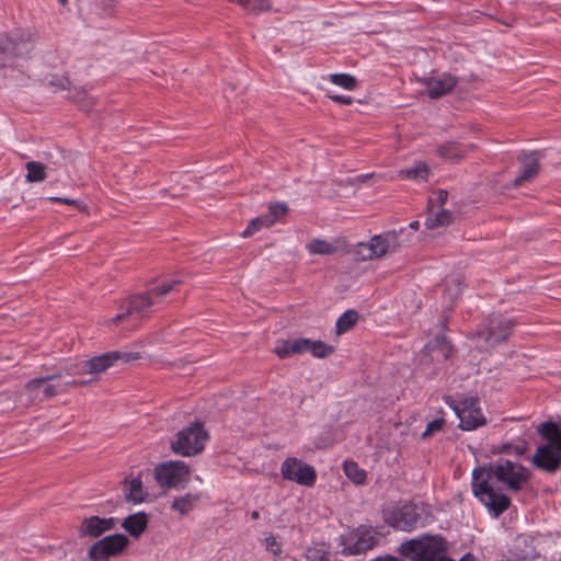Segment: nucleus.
<instances>
[{
    "label": "nucleus",
    "mask_w": 561,
    "mask_h": 561,
    "mask_svg": "<svg viewBox=\"0 0 561 561\" xmlns=\"http://www.w3.org/2000/svg\"><path fill=\"white\" fill-rule=\"evenodd\" d=\"M409 227H410L411 229H413V230H419V228H420V221L414 220V221L410 222Z\"/></svg>",
    "instance_id": "nucleus-52"
},
{
    "label": "nucleus",
    "mask_w": 561,
    "mask_h": 561,
    "mask_svg": "<svg viewBox=\"0 0 561 561\" xmlns=\"http://www.w3.org/2000/svg\"><path fill=\"white\" fill-rule=\"evenodd\" d=\"M25 168L27 170V182H42L46 179V167L43 163L30 161L26 163Z\"/></svg>",
    "instance_id": "nucleus-29"
},
{
    "label": "nucleus",
    "mask_w": 561,
    "mask_h": 561,
    "mask_svg": "<svg viewBox=\"0 0 561 561\" xmlns=\"http://www.w3.org/2000/svg\"><path fill=\"white\" fill-rule=\"evenodd\" d=\"M138 358V353L112 351L84 360V367L87 374H96L105 371L117 362L129 363Z\"/></svg>",
    "instance_id": "nucleus-15"
},
{
    "label": "nucleus",
    "mask_w": 561,
    "mask_h": 561,
    "mask_svg": "<svg viewBox=\"0 0 561 561\" xmlns=\"http://www.w3.org/2000/svg\"><path fill=\"white\" fill-rule=\"evenodd\" d=\"M313 561H330V558L327 553H322L318 559Z\"/></svg>",
    "instance_id": "nucleus-53"
},
{
    "label": "nucleus",
    "mask_w": 561,
    "mask_h": 561,
    "mask_svg": "<svg viewBox=\"0 0 561 561\" xmlns=\"http://www.w3.org/2000/svg\"><path fill=\"white\" fill-rule=\"evenodd\" d=\"M234 90V87L232 84H228V87L224 90L225 96L228 99L230 92Z\"/></svg>",
    "instance_id": "nucleus-51"
},
{
    "label": "nucleus",
    "mask_w": 561,
    "mask_h": 561,
    "mask_svg": "<svg viewBox=\"0 0 561 561\" xmlns=\"http://www.w3.org/2000/svg\"><path fill=\"white\" fill-rule=\"evenodd\" d=\"M455 216L447 209H442L434 217H428L425 221V227L428 230H434L438 227H446L454 222Z\"/></svg>",
    "instance_id": "nucleus-26"
},
{
    "label": "nucleus",
    "mask_w": 561,
    "mask_h": 561,
    "mask_svg": "<svg viewBox=\"0 0 561 561\" xmlns=\"http://www.w3.org/2000/svg\"><path fill=\"white\" fill-rule=\"evenodd\" d=\"M287 211H288L287 204L276 202V203H271L268 205V214L264 215V216L270 217L274 224L277 219H279L280 217L286 215Z\"/></svg>",
    "instance_id": "nucleus-38"
},
{
    "label": "nucleus",
    "mask_w": 561,
    "mask_h": 561,
    "mask_svg": "<svg viewBox=\"0 0 561 561\" xmlns=\"http://www.w3.org/2000/svg\"><path fill=\"white\" fill-rule=\"evenodd\" d=\"M116 525V520L113 517L101 518L99 516H91L84 518L79 527V537L96 538L103 535L107 530H112Z\"/></svg>",
    "instance_id": "nucleus-16"
},
{
    "label": "nucleus",
    "mask_w": 561,
    "mask_h": 561,
    "mask_svg": "<svg viewBox=\"0 0 561 561\" xmlns=\"http://www.w3.org/2000/svg\"><path fill=\"white\" fill-rule=\"evenodd\" d=\"M369 561H404V560L399 557H394L392 554H383V556H379L374 559H370Z\"/></svg>",
    "instance_id": "nucleus-47"
},
{
    "label": "nucleus",
    "mask_w": 561,
    "mask_h": 561,
    "mask_svg": "<svg viewBox=\"0 0 561 561\" xmlns=\"http://www.w3.org/2000/svg\"><path fill=\"white\" fill-rule=\"evenodd\" d=\"M459 561H474V557L471 553H466Z\"/></svg>",
    "instance_id": "nucleus-50"
},
{
    "label": "nucleus",
    "mask_w": 561,
    "mask_h": 561,
    "mask_svg": "<svg viewBox=\"0 0 561 561\" xmlns=\"http://www.w3.org/2000/svg\"><path fill=\"white\" fill-rule=\"evenodd\" d=\"M125 500L135 504L142 503L147 499V493L142 489V481L140 477H136L130 481H125Z\"/></svg>",
    "instance_id": "nucleus-23"
},
{
    "label": "nucleus",
    "mask_w": 561,
    "mask_h": 561,
    "mask_svg": "<svg viewBox=\"0 0 561 561\" xmlns=\"http://www.w3.org/2000/svg\"><path fill=\"white\" fill-rule=\"evenodd\" d=\"M266 550L271 551L274 556H279L282 553L280 543L277 542L275 536H270L265 539Z\"/></svg>",
    "instance_id": "nucleus-43"
},
{
    "label": "nucleus",
    "mask_w": 561,
    "mask_h": 561,
    "mask_svg": "<svg viewBox=\"0 0 561 561\" xmlns=\"http://www.w3.org/2000/svg\"><path fill=\"white\" fill-rule=\"evenodd\" d=\"M273 225V220L270 217L259 216L252 219L248 227L242 232L243 238H249L253 236L256 231H259L263 227H271Z\"/></svg>",
    "instance_id": "nucleus-32"
},
{
    "label": "nucleus",
    "mask_w": 561,
    "mask_h": 561,
    "mask_svg": "<svg viewBox=\"0 0 561 561\" xmlns=\"http://www.w3.org/2000/svg\"><path fill=\"white\" fill-rule=\"evenodd\" d=\"M539 153L533 151L529 153H523L519 157V161L523 163V171L514 180V186H520L524 182L534 179L539 171Z\"/></svg>",
    "instance_id": "nucleus-19"
},
{
    "label": "nucleus",
    "mask_w": 561,
    "mask_h": 561,
    "mask_svg": "<svg viewBox=\"0 0 561 561\" xmlns=\"http://www.w3.org/2000/svg\"><path fill=\"white\" fill-rule=\"evenodd\" d=\"M280 473L285 480L302 486H312L317 481L314 468L296 457H289L283 461Z\"/></svg>",
    "instance_id": "nucleus-12"
},
{
    "label": "nucleus",
    "mask_w": 561,
    "mask_h": 561,
    "mask_svg": "<svg viewBox=\"0 0 561 561\" xmlns=\"http://www.w3.org/2000/svg\"><path fill=\"white\" fill-rule=\"evenodd\" d=\"M447 404L455 411L460 423L459 427L463 431H473L485 424L486 420L478 407L479 399L476 397H465L459 400L447 399Z\"/></svg>",
    "instance_id": "nucleus-9"
},
{
    "label": "nucleus",
    "mask_w": 561,
    "mask_h": 561,
    "mask_svg": "<svg viewBox=\"0 0 561 561\" xmlns=\"http://www.w3.org/2000/svg\"><path fill=\"white\" fill-rule=\"evenodd\" d=\"M473 148L474 145L463 146L457 141H448L439 146L436 151L440 158L456 162L461 160Z\"/></svg>",
    "instance_id": "nucleus-22"
},
{
    "label": "nucleus",
    "mask_w": 561,
    "mask_h": 561,
    "mask_svg": "<svg viewBox=\"0 0 561 561\" xmlns=\"http://www.w3.org/2000/svg\"><path fill=\"white\" fill-rule=\"evenodd\" d=\"M48 199L54 203H62L65 205L73 206L82 213L88 211V206L79 199H73V198H68V197H58V196H51Z\"/></svg>",
    "instance_id": "nucleus-40"
},
{
    "label": "nucleus",
    "mask_w": 561,
    "mask_h": 561,
    "mask_svg": "<svg viewBox=\"0 0 561 561\" xmlns=\"http://www.w3.org/2000/svg\"><path fill=\"white\" fill-rule=\"evenodd\" d=\"M445 420L443 417H439V419H435L433 421H431L427 425H426V428L425 431L422 433V438L423 439H426L431 436H433L435 433L439 432L443 430L444 425H445Z\"/></svg>",
    "instance_id": "nucleus-39"
},
{
    "label": "nucleus",
    "mask_w": 561,
    "mask_h": 561,
    "mask_svg": "<svg viewBox=\"0 0 561 561\" xmlns=\"http://www.w3.org/2000/svg\"><path fill=\"white\" fill-rule=\"evenodd\" d=\"M310 339L299 337L294 340H286L278 344L274 352L279 358H287L295 354L308 352Z\"/></svg>",
    "instance_id": "nucleus-20"
},
{
    "label": "nucleus",
    "mask_w": 561,
    "mask_h": 561,
    "mask_svg": "<svg viewBox=\"0 0 561 561\" xmlns=\"http://www.w3.org/2000/svg\"><path fill=\"white\" fill-rule=\"evenodd\" d=\"M190 478L188 466L181 460L160 463L154 469V479L162 488H178Z\"/></svg>",
    "instance_id": "nucleus-11"
},
{
    "label": "nucleus",
    "mask_w": 561,
    "mask_h": 561,
    "mask_svg": "<svg viewBox=\"0 0 561 561\" xmlns=\"http://www.w3.org/2000/svg\"><path fill=\"white\" fill-rule=\"evenodd\" d=\"M330 99L332 101H334L335 103L337 104H344V105H350L353 103V98L352 96H348V95H339V94H335V95H330Z\"/></svg>",
    "instance_id": "nucleus-44"
},
{
    "label": "nucleus",
    "mask_w": 561,
    "mask_h": 561,
    "mask_svg": "<svg viewBox=\"0 0 561 561\" xmlns=\"http://www.w3.org/2000/svg\"><path fill=\"white\" fill-rule=\"evenodd\" d=\"M199 502V495L186 493L183 496L175 497L171 504V510L179 512L181 515L190 513Z\"/></svg>",
    "instance_id": "nucleus-24"
},
{
    "label": "nucleus",
    "mask_w": 561,
    "mask_h": 561,
    "mask_svg": "<svg viewBox=\"0 0 561 561\" xmlns=\"http://www.w3.org/2000/svg\"><path fill=\"white\" fill-rule=\"evenodd\" d=\"M69 83V80L62 76H53L51 79L47 82V84L51 87L55 91L67 89Z\"/></svg>",
    "instance_id": "nucleus-42"
},
{
    "label": "nucleus",
    "mask_w": 561,
    "mask_h": 561,
    "mask_svg": "<svg viewBox=\"0 0 561 561\" xmlns=\"http://www.w3.org/2000/svg\"><path fill=\"white\" fill-rule=\"evenodd\" d=\"M370 174L359 175L357 176V180L362 183H364L368 178H370Z\"/></svg>",
    "instance_id": "nucleus-54"
},
{
    "label": "nucleus",
    "mask_w": 561,
    "mask_h": 561,
    "mask_svg": "<svg viewBox=\"0 0 561 561\" xmlns=\"http://www.w3.org/2000/svg\"><path fill=\"white\" fill-rule=\"evenodd\" d=\"M330 80L346 90H354L357 87V80L348 73H333L330 76Z\"/></svg>",
    "instance_id": "nucleus-33"
},
{
    "label": "nucleus",
    "mask_w": 561,
    "mask_h": 561,
    "mask_svg": "<svg viewBox=\"0 0 561 561\" xmlns=\"http://www.w3.org/2000/svg\"><path fill=\"white\" fill-rule=\"evenodd\" d=\"M61 378V373H55L44 377L28 380L24 385V392L27 394L28 403H42L48 401L59 393L67 391L68 387H79L90 383L92 380H70L64 385H53L51 380Z\"/></svg>",
    "instance_id": "nucleus-5"
},
{
    "label": "nucleus",
    "mask_w": 561,
    "mask_h": 561,
    "mask_svg": "<svg viewBox=\"0 0 561 561\" xmlns=\"http://www.w3.org/2000/svg\"><path fill=\"white\" fill-rule=\"evenodd\" d=\"M357 320H358L357 311H355L353 309L346 310L336 320V324H335L336 333L343 334V333L347 332L356 324Z\"/></svg>",
    "instance_id": "nucleus-28"
},
{
    "label": "nucleus",
    "mask_w": 561,
    "mask_h": 561,
    "mask_svg": "<svg viewBox=\"0 0 561 561\" xmlns=\"http://www.w3.org/2000/svg\"><path fill=\"white\" fill-rule=\"evenodd\" d=\"M454 347L444 335H437L425 344L423 353L432 360H447L453 354Z\"/></svg>",
    "instance_id": "nucleus-18"
},
{
    "label": "nucleus",
    "mask_w": 561,
    "mask_h": 561,
    "mask_svg": "<svg viewBox=\"0 0 561 561\" xmlns=\"http://www.w3.org/2000/svg\"><path fill=\"white\" fill-rule=\"evenodd\" d=\"M128 543L129 539L123 534L110 535L94 542L88 551V557L92 561H105L121 554Z\"/></svg>",
    "instance_id": "nucleus-13"
},
{
    "label": "nucleus",
    "mask_w": 561,
    "mask_h": 561,
    "mask_svg": "<svg viewBox=\"0 0 561 561\" xmlns=\"http://www.w3.org/2000/svg\"><path fill=\"white\" fill-rule=\"evenodd\" d=\"M147 513L138 512L123 519L122 527L134 538H139L148 527Z\"/></svg>",
    "instance_id": "nucleus-21"
},
{
    "label": "nucleus",
    "mask_w": 561,
    "mask_h": 561,
    "mask_svg": "<svg viewBox=\"0 0 561 561\" xmlns=\"http://www.w3.org/2000/svg\"><path fill=\"white\" fill-rule=\"evenodd\" d=\"M537 431L547 444L537 448L531 461L538 469L554 473L561 467V431L551 421L539 424Z\"/></svg>",
    "instance_id": "nucleus-3"
},
{
    "label": "nucleus",
    "mask_w": 561,
    "mask_h": 561,
    "mask_svg": "<svg viewBox=\"0 0 561 561\" xmlns=\"http://www.w3.org/2000/svg\"><path fill=\"white\" fill-rule=\"evenodd\" d=\"M461 282L458 278H454L450 282V285L447 286L444 298L447 300L448 305L451 306L461 295Z\"/></svg>",
    "instance_id": "nucleus-35"
},
{
    "label": "nucleus",
    "mask_w": 561,
    "mask_h": 561,
    "mask_svg": "<svg viewBox=\"0 0 561 561\" xmlns=\"http://www.w3.org/2000/svg\"><path fill=\"white\" fill-rule=\"evenodd\" d=\"M430 174V168L424 162H417L415 165L399 171L401 179L426 180Z\"/></svg>",
    "instance_id": "nucleus-27"
},
{
    "label": "nucleus",
    "mask_w": 561,
    "mask_h": 561,
    "mask_svg": "<svg viewBox=\"0 0 561 561\" xmlns=\"http://www.w3.org/2000/svg\"><path fill=\"white\" fill-rule=\"evenodd\" d=\"M308 352H310L313 357L325 358L335 352V347L320 340H310V344L308 345Z\"/></svg>",
    "instance_id": "nucleus-30"
},
{
    "label": "nucleus",
    "mask_w": 561,
    "mask_h": 561,
    "mask_svg": "<svg viewBox=\"0 0 561 561\" xmlns=\"http://www.w3.org/2000/svg\"><path fill=\"white\" fill-rule=\"evenodd\" d=\"M207 439L208 434L204 430L203 423L194 422L176 434V439L171 443V449L184 457L193 456L204 449Z\"/></svg>",
    "instance_id": "nucleus-8"
},
{
    "label": "nucleus",
    "mask_w": 561,
    "mask_h": 561,
    "mask_svg": "<svg viewBox=\"0 0 561 561\" xmlns=\"http://www.w3.org/2000/svg\"><path fill=\"white\" fill-rule=\"evenodd\" d=\"M378 543V533L371 527L360 526L351 533L346 538H342L343 546L341 553L345 557L358 556L371 550Z\"/></svg>",
    "instance_id": "nucleus-10"
},
{
    "label": "nucleus",
    "mask_w": 561,
    "mask_h": 561,
    "mask_svg": "<svg viewBox=\"0 0 561 561\" xmlns=\"http://www.w3.org/2000/svg\"><path fill=\"white\" fill-rule=\"evenodd\" d=\"M345 474L355 483H363L366 479V472L358 468L354 461H346L344 463Z\"/></svg>",
    "instance_id": "nucleus-34"
},
{
    "label": "nucleus",
    "mask_w": 561,
    "mask_h": 561,
    "mask_svg": "<svg viewBox=\"0 0 561 561\" xmlns=\"http://www.w3.org/2000/svg\"><path fill=\"white\" fill-rule=\"evenodd\" d=\"M513 449V445L512 444H508V443H505V444H502L501 447L499 448L497 453L500 454H508L511 453Z\"/></svg>",
    "instance_id": "nucleus-49"
},
{
    "label": "nucleus",
    "mask_w": 561,
    "mask_h": 561,
    "mask_svg": "<svg viewBox=\"0 0 561 561\" xmlns=\"http://www.w3.org/2000/svg\"><path fill=\"white\" fill-rule=\"evenodd\" d=\"M448 199V192L446 190H438L436 192V204L437 206H444Z\"/></svg>",
    "instance_id": "nucleus-45"
},
{
    "label": "nucleus",
    "mask_w": 561,
    "mask_h": 561,
    "mask_svg": "<svg viewBox=\"0 0 561 561\" xmlns=\"http://www.w3.org/2000/svg\"><path fill=\"white\" fill-rule=\"evenodd\" d=\"M405 231V228H401L399 231L390 230L383 233L386 245L389 251L396 252L402 247V242L399 240V236Z\"/></svg>",
    "instance_id": "nucleus-36"
},
{
    "label": "nucleus",
    "mask_w": 561,
    "mask_h": 561,
    "mask_svg": "<svg viewBox=\"0 0 561 561\" xmlns=\"http://www.w3.org/2000/svg\"><path fill=\"white\" fill-rule=\"evenodd\" d=\"M179 284H180L179 280H174L171 283H164V284L149 288L148 291L153 299L160 298V297L168 295L170 291H172L175 288V286H178Z\"/></svg>",
    "instance_id": "nucleus-37"
},
{
    "label": "nucleus",
    "mask_w": 561,
    "mask_h": 561,
    "mask_svg": "<svg viewBox=\"0 0 561 561\" xmlns=\"http://www.w3.org/2000/svg\"><path fill=\"white\" fill-rule=\"evenodd\" d=\"M432 515L425 506L405 502L382 512L383 522L391 528L411 533L419 527H425Z\"/></svg>",
    "instance_id": "nucleus-4"
},
{
    "label": "nucleus",
    "mask_w": 561,
    "mask_h": 561,
    "mask_svg": "<svg viewBox=\"0 0 561 561\" xmlns=\"http://www.w3.org/2000/svg\"><path fill=\"white\" fill-rule=\"evenodd\" d=\"M363 249L367 251V253H363L366 257L374 259L381 257L389 251L383 233L374 236Z\"/></svg>",
    "instance_id": "nucleus-25"
},
{
    "label": "nucleus",
    "mask_w": 561,
    "mask_h": 561,
    "mask_svg": "<svg viewBox=\"0 0 561 561\" xmlns=\"http://www.w3.org/2000/svg\"><path fill=\"white\" fill-rule=\"evenodd\" d=\"M156 301L150 296L149 291L144 294H137L130 296L126 299L121 306L122 311L117 313L111 321L114 324L123 322L127 319L139 320L145 317V314L149 311V308Z\"/></svg>",
    "instance_id": "nucleus-14"
},
{
    "label": "nucleus",
    "mask_w": 561,
    "mask_h": 561,
    "mask_svg": "<svg viewBox=\"0 0 561 561\" xmlns=\"http://www.w3.org/2000/svg\"><path fill=\"white\" fill-rule=\"evenodd\" d=\"M58 1H59V3H60L61 5H65V4L68 2V0H58Z\"/></svg>",
    "instance_id": "nucleus-56"
},
{
    "label": "nucleus",
    "mask_w": 561,
    "mask_h": 561,
    "mask_svg": "<svg viewBox=\"0 0 561 561\" xmlns=\"http://www.w3.org/2000/svg\"><path fill=\"white\" fill-rule=\"evenodd\" d=\"M259 517H260V513H259L257 511H253V512L251 513V518H252V519H257Z\"/></svg>",
    "instance_id": "nucleus-55"
},
{
    "label": "nucleus",
    "mask_w": 561,
    "mask_h": 561,
    "mask_svg": "<svg viewBox=\"0 0 561 561\" xmlns=\"http://www.w3.org/2000/svg\"><path fill=\"white\" fill-rule=\"evenodd\" d=\"M58 373H61V376L62 375L77 376V375H81V374H87L85 367H84V360L81 363L67 365Z\"/></svg>",
    "instance_id": "nucleus-41"
},
{
    "label": "nucleus",
    "mask_w": 561,
    "mask_h": 561,
    "mask_svg": "<svg viewBox=\"0 0 561 561\" xmlns=\"http://www.w3.org/2000/svg\"><path fill=\"white\" fill-rule=\"evenodd\" d=\"M397 551L410 561H453L449 542L442 535L422 534L401 542Z\"/></svg>",
    "instance_id": "nucleus-2"
},
{
    "label": "nucleus",
    "mask_w": 561,
    "mask_h": 561,
    "mask_svg": "<svg viewBox=\"0 0 561 561\" xmlns=\"http://www.w3.org/2000/svg\"><path fill=\"white\" fill-rule=\"evenodd\" d=\"M33 49V34L14 30L0 36V68L11 66L14 59L27 56Z\"/></svg>",
    "instance_id": "nucleus-6"
},
{
    "label": "nucleus",
    "mask_w": 561,
    "mask_h": 561,
    "mask_svg": "<svg viewBox=\"0 0 561 561\" xmlns=\"http://www.w3.org/2000/svg\"><path fill=\"white\" fill-rule=\"evenodd\" d=\"M530 473L526 467L508 459L500 458L494 462L478 466L472 471V493L489 510L493 517H499L511 505V499L492 481L504 484L512 491H519L528 481Z\"/></svg>",
    "instance_id": "nucleus-1"
},
{
    "label": "nucleus",
    "mask_w": 561,
    "mask_h": 561,
    "mask_svg": "<svg viewBox=\"0 0 561 561\" xmlns=\"http://www.w3.org/2000/svg\"><path fill=\"white\" fill-rule=\"evenodd\" d=\"M526 448H527V447H526V443H523L522 445L513 446V449H512V450H513L516 455L520 456V455H523V454L526 451Z\"/></svg>",
    "instance_id": "nucleus-48"
},
{
    "label": "nucleus",
    "mask_w": 561,
    "mask_h": 561,
    "mask_svg": "<svg viewBox=\"0 0 561 561\" xmlns=\"http://www.w3.org/2000/svg\"><path fill=\"white\" fill-rule=\"evenodd\" d=\"M307 249L311 254H320V255H329L333 254L336 251V248L321 239H313L308 245Z\"/></svg>",
    "instance_id": "nucleus-31"
},
{
    "label": "nucleus",
    "mask_w": 561,
    "mask_h": 561,
    "mask_svg": "<svg viewBox=\"0 0 561 561\" xmlns=\"http://www.w3.org/2000/svg\"><path fill=\"white\" fill-rule=\"evenodd\" d=\"M515 322L500 313L490 314L472 334L473 339L483 341L488 346H495L507 341Z\"/></svg>",
    "instance_id": "nucleus-7"
},
{
    "label": "nucleus",
    "mask_w": 561,
    "mask_h": 561,
    "mask_svg": "<svg viewBox=\"0 0 561 561\" xmlns=\"http://www.w3.org/2000/svg\"><path fill=\"white\" fill-rule=\"evenodd\" d=\"M428 96L431 99H439L449 93L457 84V78L443 73L442 76L432 77L424 81Z\"/></svg>",
    "instance_id": "nucleus-17"
},
{
    "label": "nucleus",
    "mask_w": 561,
    "mask_h": 561,
    "mask_svg": "<svg viewBox=\"0 0 561 561\" xmlns=\"http://www.w3.org/2000/svg\"><path fill=\"white\" fill-rule=\"evenodd\" d=\"M367 245V243H358L355 250V254L359 260H373L374 257H366L363 253H367L366 250L363 249V247Z\"/></svg>",
    "instance_id": "nucleus-46"
}]
</instances>
